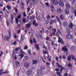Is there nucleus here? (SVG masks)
Here are the masks:
<instances>
[{"label": "nucleus", "instance_id": "23", "mask_svg": "<svg viewBox=\"0 0 76 76\" xmlns=\"http://www.w3.org/2000/svg\"><path fill=\"white\" fill-rule=\"evenodd\" d=\"M65 12L66 14L68 15L69 14V10H65Z\"/></svg>", "mask_w": 76, "mask_h": 76}, {"label": "nucleus", "instance_id": "33", "mask_svg": "<svg viewBox=\"0 0 76 76\" xmlns=\"http://www.w3.org/2000/svg\"><path fill=\"white\" fill-rule=\"evenodd\" d=\"M56 19H57V20H58V22H59V23H60V20L59 19V18H58V17H57V16H56Z\"/></svg>", "mask_w": 76, "mask_h": 76}, {"label": "nucleus", "instance_id": "24", "mask_svg": "<svg viewBox=\"0 0 76 76\" xmlns=\"http://www.w3.org/2000/svg\"><path fill=\"white\" fill-rule=\"evenodd\" d=\"M60 18L61 20L64 19V16L63 15H61L60 16Z\"/></svg>", "mask_w": 76, "mask_h": 76}, {"label": "nucleus", "instance_id": "36", "mask_svg": "<svg viewBox=\"0 0 76 76\" xmlns=\"http://www.w3.org/2000/svg\"><path fill=\"white\" fill-rule=\"evenodd\" d=\"M31 27V25L29 24H27V28H30Z\"/></svg>", "mask_w": 76, "mask_h": 76}, {"label": "nucleus", "instance_id": "61", "mask_svg": "<svg viewBox=\"0 0 76 76\" xmlns=\"http://www.w3.org/2000/svg\"><path fill=\"white\" fill-rule=\"evenodd\" d=\"M20 4H21L23 6H24V4H25L22 2H21Z\"/></svg>", "mask_w": 76, "mask_h": 76}, {"label": "nucleus", "instance_id": "17", "mask_svg": "<svg viewBox=\"0 0 76 76\" xmlns=\"http://www.w3.org/2000/svg\"><path fill=\"white\" fill-rule=\"evenodd\" d=\"M23 39H24V37H23V35L22 34H21L20 39V41L21 42L23 41Z\"/></svg>", "mask_w": 76, "mask_h": 76}, {"label": "nucleus", "instance_id": "29", "mask_svg": "<svg viewBox=\"0 0 76 76\" xmlns=\"http://www.w3.org/2000/svg\"><path fill=\"white\" fill-rule=\"evenodd\" d=\"M39 20L41 21L42 20H43V19H44V18H42L41 17V16L39 15Z\"/></svg>", "mask_w": 76, "mask_h": 76}, {"label": "nucleus", "instance_id": "63", "mask_svg": "<svg viewBox=\"0 0 76 76\" xmlns=\"http://www.w3.org/2000/svg\"><path fill=\"white\" fill-rule=\"evenodd\" d=\"M45 33H46V34H48V31L46 30L45 31Z\"/></svg>", "mask_w": 76, "mask_h": 76}, {"label": "nucleus", "instance_id": "30", "mask_svg": "<svg viewBox=\"0 0 76 76\" xmlns=\"http://www.w3.org/2000/svg\"><path fill=\"white\" fill-rule=\"evenodd\" d=\"M7 9H8V10H10V9H11V7L9 6V5H7Z\"/></svg>", "mask_w": 76, "mask_h": 76}, {"label": "nucleus", "instance_id": "51", "mask_svg": "<svg viewBox=\"0 0 76 76\" xmlns=\"http://www.w3.org/2000/svg\"><path fill=\"white\" fill-rule=\"evenodd\" d=\"M36 21L35 20H34L33 21V25H35L36 23Z\"/></svg>", "mask_w": 76, "mask_h": 76}, {"label": "nucleus", "instance_id": "3", "mask_svg": "<svg viewBox=\"0 0 76 76\" xmlns=\"http://www.w3.org/2000/svg\"><path fill=\"white\" fill-rule=\"evenodd\" d=\"M8 34L9 35V37L8 36H4L5 39V40H7V41H9L11 36V31L9 30Z\"/></svg>", "mask_w": 76, "mask_h": 76}, {"label": "nucleus", "instance_id": "2", "mask_svg": "<svg viewBox=\"0 0 76 76\" xmlns=\"http://www.w3.org/2000/svg\"><path fill=\"white\" fill-rule=\"evenodd\" d=\"M19 53L20 54L19 55H18V56H20V58H19V59L22 60V58L24 56L23 54H25V53L23 52L22 49H20V51Z\"/></svg>", "mask_w": 76, "mask_h": 76}, {"label": "nucleus", "instance_id": "4", "mask_svg": "<svg viewBox=\"0 0 76 76\" xmlns=\"http://www.w3.org/2000/svg\"><path fill=\"white\" fill-rule=\"evenodd\" d=\"M42 74V71L40 69H38L37 71V76H39Z\"/></svg>", "mask_w": 76, "mask_h": 76}, {"label": "nucleus", "instance_id": "60", "mask_svg": "<svg viewBox=\"0 0 76 76\" xmlns=\"http://www.w3.org/2000/svg\"><path fill=\"white\" fill-rule=\"evenodd\" d=\"M35 18V16H34L33 17L31 16L30 18V19H34Z\"/></svg>", "mask_w": 76, "mask_h": 76}, {"label": "nucleus", "instance_id": "13", "mask_svg": "<svg viewBox=\"0 0 76 76\" xmlns=\"http://www.w3.org/2000/svg\"><path fill=\"white\" fill-rule=\"evenodd\" d=\"M53 1V3L55 5H57L58 4V1L57 0H52Z\"/></svg>", "mask_w": 76, "mask_h": 76}, {"label": "nucleus", "instance_id": "27", "mask_svg": "<svg viewBox=\"0 0 76 76\" xmlns=\"http://www.w3.org/2000/svg\"><path fill=\"white\" fill-rule=\"evenodd\" d=\"M32 0V1H34L33 5H34V6H35L37 4L36 1H35V0Z\"/></svg>", "mask_w": 76, "mask_h": 76}, {"label": "nucleus", "instance_id": "34", "mask_svg": "<svg viewBox=\"0 0 76 76\" xmlns=\"http://www.w3.org/2000/svg\"><path fill=\"white\" fill-rule=\"evenodd\" d=\"M43 53H44V54H48V52H47V51H44V50H43Z\"/></svg>", "mask_w": 76, "mask_h": 76}, {"label": "nucleus", "instance_id": "9", "mask_svg": "<svg viewBox=\"0 0 76 76\" xmlns=\"http://www.w3.org/2000/svg\"><path fill=\"white\" fill-rule=\"evenodd\" d=\"M57 12L59 13H61L63 12V10L61 8H58L57 10Z\"/></svg>", "mask_w": 76, "mask_h": 76}, {"label": "nucleus", "instance_id": "8", "mask_svg": "<svg viewBox=\"0 0 76 76\" xmlns=\"http://www.w3.org/2000/svg\"><path fill=\"white\" fill-rule=\"evenodd\" d=\"M59 5L61 7H64V6L63 1L61 0H59Z\"/></svg>", "mask_w": 76, "mask_h": 76}, {"label": "nucleus", "instance_id": "19", "mask_svg": "<svg viewBox=\"0 0 76 76\" xmlns=\"http://www.w3.org/2000/svg\"><path fill=\"white\" fill-rule=\"evenodd\" d=\"M37 61L36 60H33V64H35L37 63Z\"/></svg>", "mask_w": 76, "mask_h": 76}, {"label": "nucleus", "instance_id": "45", "mask_svg": "<svg viewBox=\"0 0 76 76\" xmlns=\"http://www.w3.org/2000/svg\"><path fill=\"white\" fill-rule=\"evenodd\" d=\"M10 22L12 24L13 23V19H11L10 20Z\"/></svg>", "mask_w": 76, "mask_h": 76}, {"label": "nucleus", "instance_id": "57", "mask_svg": "<svg viewBox=\"0 0 76 76\" xmlns=\"http://www.w3.org/2000/svg\"><path fill=\"white\" fill-rule=\"evenodd\" d=\"M23 15L24 16V17H25L26 16V13H25V12H24V13H23Z\"/></svg>", "mask_w": 76, "mask_h": 76}, {"label": "nucleus", "instance_id": "42", "mask_svg": "<svg viewBox=\"0 0 76 76\" xmlns=\"http://www.w3.org/2000/svg\"><path fill=\"white\" fill-rule=\"evenodd\" d=\"M53 35H55V32H53L50 35V37H52L53 36Z\"/></svg>", "mask_w": 76, "mask_h": 76}, {"label": "nucleus", "instance_id": "62", "mask_svg": "<svg viewBox=\"0 0 76 76\" xmlns=\"http://www.w3.org/2000/svg\"><path fill=\"white\" fill-rule=\"evenodd\" d=\"M57 75H60V74H61V73H60V72H57Z\"/></svg>", "mask_w": 76, "mask_h": 76}, {"label": "nucleus", "instance_id": "48", "mask_svg": "<svg viewBox=\"0 0 76 76\" xmlns=\"http://www.w3.org/2000/svg\"><path fill=\"white\" fill-rule=\"evenodd\" d=\"M46 44H47L48 47H49V44H50V43L49 42H48L47 41L46 42Z\"/></svg>", "mask_w": 76, "mask_h": 76}, {"label": "nucleus", "instance_id": "31", "mask_svg": "<svg viewBox=\"0 0 76 76\" xmlns=\"http://www.w3.org/2000/svg\"><path fill=\"white\" fill-rule=\"evenodd\" d=\"M63 25L65 27V26H66V25H68V24L67 23L65 22V23H64L63 24Z\"/></svg>", "mask_w": 76, "mask_h": 76}, {"label": "nucleus", "instance_id": "37", "mask_svg": "<svg viewBox=\"0 0 76 76\" xmlns=\"http://www.w3.org/2000/svg\"><path fill=\"white\" fill-rule=\"evenodd\" d=\"M40 69L41 70H44V69H45V66H41L40 68Z\"/></svg>", "mask_w": 76, "mask_h": 76}, {"label": "nucleus", "instance_id": "26", "mask_svg": "<svg viewBox=\"0 0 76 76\" xmlns=\"http://www.w3.org/2000/svg\"><path fill=\"white\" fill-rule=\"evenodd\" d=\"M50 16L49 15H48L46 16V18L48 19H50Z\"/></svg>", "mask_w": 76, "mask_h": 76}, {"label": "nucleus", "instance_id": "43", "mask_svg": "<svg viewBox=\"0 0 76 76\" xmlns=\"http://www.w3.org/2000/svg\"><path fill=\"white\" fill-rule=\"evenodd\" d=\"M23 22H24V23H25V22H26V19H25V18H23Z\"/></svg>", "mask_w": 76, "mask_h": 76}, {"label": "nucleus", "instance_id": "40", "mask_svg": "<svg viewBox=\"0 0 76 76\" xmlns=\"http://www.w3.org/2000/svg\"><path fill=\"white\" fill-rule=\"evenodd\" d=\"M56 64L58 65V67H59V68H61L62 67L61 65H59L58 63H56Z\"/></svg>", "mask_w": 76, "mask_h": 76}, {"label": "nucleus", "instance_id": "54", "mask_svg": "<svg viewBox=\"0 0 76 76\" xmlns=\"http://www.w3.org/2000/svg\"><path fill=\"white\" fill-rule=\"evenodd\" d=\"M28 52L29 53V54H31V51L30 50H28Z\"/></svg>", "mask_w": 76, "mask_h": 76}, {"label": "nucleus", "instance_id": "49", "mask_svg": "<svg viewBox=\"0 0 76 76\" xmlns=\"http://www.w3.org/2000/svg\"><path fill=\"white\" fill-rule=\"evenodd\" d=\"M48 21L47 20H46L45 21V23L46 24H48Z\"/></svg>", "mask_w": 76, "mask_h": 76}, {"label": "nucleus", "instance_id": "5", "mask_svg": "<svg viewBox=\"0 0 76 76\" xmlns=\"http://www.w3.org/2000/svg\"><path fill=\"white\" fill-rule=\"evenodd\" d=\"M62 51H66V55L67 56L68 55V54H69V53L67 52L68 51V50L66 48V46H65L64 47H63L62 48Z\"/></svg>", "mask_w": 76, "mask_h": 76}, {"label": "nucleus", "instance_id": "38", "mask_svg": "<svg viewBox=\"0 0 76 76\" xmlns=\"http://www.w3.org/2000/svg\"><path fill=\"white\" fill-rule=\"evenodd\" d=\"M46 6H50V4L48 3V2H46L45 3Z\"/></svg>", "mask_w": 76, "mask_h": 76}, {"label": "nucleus", "instance_id": "1", "mask_svg": "<svg viewBox=\"0 0 76 76\" xmlns=\"http://www.w3.org/2000/svg\"><path fill=\"white\" fill-rule=\"evenodd\" d=\"M56 35L57 37H58V42H60V43H61L62 44H64V42H63V41L61 37L59 36V33L58 32H57L56 34Z\"/></svg>", "mask_w": 76, "mask_h": 76}, {"label": "nucleus", "instance_id": "10", "mask_svg": "<svg viewBox=\"0 0 76 76\" xmlns=\"http://www.w3.org/2000/svg\"><path fill=\"white\" fill-rule=\"evenodd\" d=\"M15 50H13L12 52V57L13 58H14L15 60H16L17 59V56L14 54Z\"/></svg>", "mask_w": 76, "mask_h": 76}, {"label": "nucleus", "instance_id": "21", "mask_svg": "<svg viewBox=\"0 0 76 76\" xmlns=\"http://www.w3.org/2000/svg\"><path fill=\"white\" fill-rule=\"evenodd\" d=\"M71 58H72L71 55L69 56L68 57V60H69V61H70V60H71Z\"/></svg>", "mask_w": 76, "mask_h": 76}, {"label": "nucleus", "instance_id": "20", "mask_svg": "<svg viewBox=\"0 0 76 76\" xmlns=\"http://www.w3.org/2000/svg\"><path fill=\"white\" fill-rule=\"evenodd\" d=\"M2 74H5V73H9V71L8 70L6 71L5 72H2Z\"/></svg>", "mask_w": 76, "mask_h": 76}, {"label": "nucleus", "instance_id": "64", "mask_svg": "<svg viewBox=\"0 0 76 76\" xmlns=\"http://www.w3.org/2000/svg\"><path fill=\"white\" fill-rule=\"evenodd\" d=\"M64 76H67V74L66 73L64 75Z\"/></svg>", "mask_w": 76, "mask_h": 76}, {"label": "nucleus", "instance_id": "22", "mask_svg": "<svg viewBox=\"0 0 76 76\" xmlns=\"http://www.w3.org/2000/svg\"><path fill=\"white\" fill-rule=\"evenodd\" d=\"M26 1L27 2V6H29V5H30V3L29 2V0H26Z\"/></svg>", "mask_w": 76, "mask_h": 76}, {"label": "nucleus", "instance_id": "39", "mask_svg": "<svg viewBox=\"0 0 76 76\" xmlns=\"http://www.w3.org/2000/svg\"><path fill=\"white\" fill-rule=\"evenodd\" d=\"M1 53H0V57H1L2 55L3 54V53L2 52V51H0Z\"/></svg>", "mask_w": 76, "mask_h": 76}, {"label": "nucleus", "instance_id": "44", "mask_svg": "<svg viewBox=\"0 0 76 76\" xmlns=\"http://www.w3.org/2000/svg\"><path fill=\"white\" fill-rule=\"evenodd\" d=\"M7 25V26H9V21L8 20L6 21Z\"/></svg>", "mask_w": 76, "mask_h": 76}, {"label": "nucleus", "instance_id": "55", "mask_svg": "<svg viewBox=\"0 0 76 76\" xmlns=\"http://www.w3.org/2000/svg\"><path fill=\"white\" fill-rule=\"evenodd\" d=\"M2 71H3V70L2 69H1L0 70V75H1L3 73L1 72H2Z\"/></svg>", "mask_w": 76, "mask_h": 76}, {"label": "nucleus", "instance_id": "6", "mask_svg": "<svg viewBox=\"0 0 76 76\" xmlns=\"http://www.w3.org/2000/svg\"><path fill=\"white\" fill-rule=\"evenodd\" d=\"M24 67L26 69H28L29 67V64L28 62H26L24 64Z\"/></svg>", "mask_w": 76, "mask_h": 76}, {"label": "nucleus", "instance_id": "46", "mask_svg": "<svg viewBox=\"0 0 76 76\" xmlns=\"http://www.w3.org/2000/svg\"><path fill=\"white\" fill-rule=\"evenodd\" d=\"M28 49V46H26L24 47V50H27Z\"/></svg>", "mask_w": 76, "mask_h": 76}, {"label": "nucleus", "instance_id": "25", "mask_svg": "<svg viewBox=\"0 0 76 76\" xmlns=\"http://www.w3.org/2000/svg\"><path fill=\"white\" fill-rule=\"evenodd\" d=\"M52 31L53 32L55 33V32H56V29H55V28H52Z\"/></svg>", "mask_w": 76, "mask_h": 76}, {"label": "nucleus", "instance_id": "50", "mask_svg": "<svg viewBox=\"0 0 76 76\" xmlns=\"http://www.w3.org/2000/svg\"><path fill=\"white\" fill-rule=\"evenodd\" d=\"M33 41L34 43H36L37 42V41H36V40H35V39H33Z\"/></svg>", "mask_w": 76, "mask_h": 76}, {"label": "nucleus", "instance_id": "15", "mask_svg": "<svg viewBox=\"0 0 76 76\" xmlns=\"http://www.w3.org/2000/svg\"><path fill=\"white\" fill-rule=\"evenodd\" d=\"M67 66H68V67H67V68H66V69H67V70H69V69H70V67H71V68L72 67V64L70 63H69V64H68Z\"/></svg>", "mask_w": 76, "mask_h": 76}, {"label": "nucleus", "instance_id": "41", "mask_svg": "<svg viewBox=\"0 0 76 76\" xmlns=\"http://www.w3.org/2000/svg\"><path fill=\"white\" fill-rule=\"evenodd\" d=\"M20 49V48L18 47V48H16L15 49V50L16 51H18Z\"/></svg>", "mask_w": 76, "mask_h": 76}, {"label": "nucleus", "instance_id": "32", "mask_svg": "<svg viewBox=\"0 0 76 76\" xmlns=\"http://www.w3.org/2000/svg\"><path fill=\"white\" fill-rule=\"evenodd\" d=\"M71 58H72V60H75V56L73 55H71Z\"/></svg>", "mask_w": 76, "mask_h": 76}, {"label": "nucleus", "instance_id": "52", "mask_svg": "<svg viewBox=\"0 0 76 76\" xmlns=\"http://www.w3.org/2000/svg\"><path fill=\"white\" fill-rule=\"evenodd\" d=\"M62 58L64 59H66V56H65L64 55V56H63L62 57Z\"/></svg>", "mask_w": 76, "mask_h": 76}, {"label": "nucleus", "instance_id": "12", "mask_svg": "<svg viewBox=\"0 0 76 76\" xmlns=\"http://www.w3.org/2000/svg\"><path fill=\"white\" fill-rule=\"evenodd\" d=\"M16 65L17 67H19V66L20 65V62L18 61H15Z\"/></svg>", "mask_w": 76, "mask_h": 76}, {"label": "nucleus", "instance_id": "47", "mask_svg": "<svg viewBox=\"0 0 76 76\" xmlns=\"http://www.w3.org/2000/svg\"><path fill=\"white\" fill-rule=\"evenodd\" d=\"M17 43V42H16V41H15L14 42H13L12 43V44H13V45H16Z\"/></svg>", "mask_w": 76, "mask_h": 76}, {"label": "nucleus", "instance_id": "35", "mask_svg": "<svg viewBox=\"0 0 76 76\" xmlns=\"http://www.w3.org/2000/svg\"><path fill=\"white\" fill-rule=\"evenodd\" d=\"M28 57L27 56H26V57H25L23 59V60L24 61H25V60H27V59H28Z\"/></svg>", "mask_w": 76, "mask_h": 76}, {"label": "nucleus", "instance_id": "14", "mask_svg": "<svg viewBox=\"0 0 76 76\" xmlns=\"http://www.w3.org/2000/svg\"><path fill=\"white\" fill-rule=\"evenodd\" d=\"M72 35L69 34H68L66 35V38H67V39H70V38H72Z\"/></svg>", "mask_w": 76, "mask_h": 76}, {"label": "nucleus", "instance_id": "59", "mask_svg": "<svg viewBox=\"0 0 76 76\" xmlns=\"http://www.w3.org/2000/svg\"><path fill=\"white\" fill-rule=\"evenodd\" d=\"M55 58L57 61L58 60V58L57 56Z\"/></svg>", "mask_w": 76, "mask_h": 76}, {"label": "nucleus", "instance_id": "56", "mask_svg": "<svg viewBox=\"0 0 76 76\" xmlns=\"http://www.w3.org/2000/svg\"><path fill=\"white\" fill-rule=\"evenodd\" d=\"M66 31L68 33H70V30H69V29H66Z\"/></svg>", "mask_w": 76, "mask_h": 76}, {"label": "nucleus", "instance_id": "18", "mask_svg": "<svg viewBox=\"0 0 76 76\" xmlns=\"http://www.w3.org/2000/svg\"><path fill=\"white\" fill-rule=\"evenodd\" d=\"M73 24H72V23H71L69 24V27L70 28H73Z\"/></svg>", "mask_w": 76, "mask_h": 76}, {"label": "nucleus", "instance_id": "16", "mask_svg": "<svg viewBox=\"0 0 76 76\" xmlns=\"http://www.w3.org/2000/svg\"><path fill=\"white\" fill-rule=\"evenodd\" d=\"M65 5L66 9H69L70 8V4L69 3L66 4Z\"/></svg>", "mask_w": 76, "mask_h": 76}, {"label": "nucleus", "instance_id": "11", "mask_svg": "<svg viewBox=\"0 0 76 76\" xmlns=\"http://www.w3.org/2000/svg\"><path fill=\"white\" fill-rule=\"evenodd\" d=\"M21 18V16H20V15H19L18 16H17V18H15V20L16 21V23H18V22L19 21L18 19H20V18Z\"/></svg>", "mask_w": 76, "mask_h": 76}, {"label": "nucleus", "instance_id": "53", "mask_svg": "<svg viewBox=\"0 0 76 76\" xmlns=\"http://www.w3.org/2000/svg\"><path fill=\"white\" fill-rule=\"evenodd\" d=\"M30 43H31V44H33V42L32 41V40L31 39L30 40Z\"/></svg>", "mask_w": 76, "mask_h": 76}, {"label": "nucleus", "instance_id": "58", "mask_svg": "<svg viewBox=\"0 0 76 76\" xmlns=\"http://www.w3.org/2000/svg\"><path fill=\"white\" fill-rule=\"evenodd\" d=\"M14 10H15V11L17 13L18 12V9L16 8H14Z\"/></svg>", "mask_w": 76, "mask_h": 76}, {"label": "nucleus", "instance_id": "7", "mask_svg": "<svg viewBox=\"0 0 76 76\" xmlns=\"http://www.w3.org/2000/svg\"><path fill=\"white\" fill-rule=\"evenodd\" d=\"M32 72V70L31 69H28L26 72L27 75L29 76L31 75Z\"/></svg>", "mask_w": 76, "mask_h": 76}, {"label": "nucleus", "instance_id": "28", "mask_svg": "<svg viewBox=\"0 0 76 76\" xmlns=\"http://www.w3.org/2000/svg\"><path fill=\"white\" fill-rule=\"evenodd\" d=\"M35 47L37 50H39V47L38 45L36 44L35 45Z\"/></svg>", "mask_w": 76, "mask_h": 76}]
</instances>
